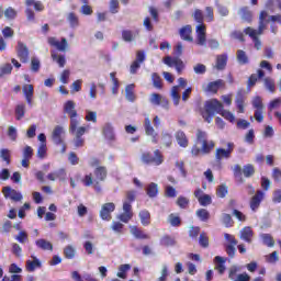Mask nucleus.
I'll use <instances>...</instances> for the list:
<instances>
[{"label": "nucleus", "instance_id": "36", "mask_svg": "<svg viewBox=\"0 0 281 281\" xmlns=\"http://www.w3.org/2000/svg\"><path fill=\"white\" fill-rule=\"evenodd\" d=\"M241 172L246 179H251L256 175V167L252 164L244 165Z\"/></svg>", "mask_w": 281, "mask_h": 281}, {"label": "nucleus", "instance_id": "18", "mask_svg": "<svg viewBox=\"0 0 281 281\" xmlns=\"http://www.w3.org/2000/svg\"><path fill=\"white\" fill-rule=\"evenodd\" d=\"M22 93L26 100V104H29V106H32V102L34 100V86L31 83H25L22 87Z\"/></svg>", "mask_w": 281, "mask_h": 281}, {"label": "nucleus", "instance_id": "10", "mask_svg": "<svg viewBox=\"0 0 281 281\" xmlns=\"http://www.w3.org/2000/svg\"><path fill=\"white\" fill-rule=\"evenodd\" d=\"M94 190L95 192H102V187L100 186V181H106V177H109V170L105 166H99L94 169Z\"/></svg>", "mask_w": 281, "mask_h": 281}, {"label": "nucleus", "instance_id": "28", "mask_svg": "<svg viewBox=\"0 0 281 281\" xmlns=\"http://www.w3.org/2000/svg\"><path fill=\"white\" fill-rule=\"evenodd\" d=\"M176 140L178 142V145L181 148H188V145L190 144V140L188 139V136L186 135V132L178 131L176 133Z\"/></svg>", "mask_w": 281, "mask_h": 281}, {"label": "nucleus", "instance_id": "6", "mask_svg": "<svg viewBox=\"0 0 281 281\" xmlns=\"http://www.w3.org/2000/svg\"><path fill=\"white\" fill-rule=\"evenodd\" d=\"M64 113H67L70 117V133H76L78 128V111H76V102L68 100L64 104Z\"/></svg>", "mask_w": 281, "mask_h": 281}, {"label": "nucleus", "instance_id": "46", "mask_svg": "<svg viewBox=\"0 0 281 281\" xmlns=\"http://www.w3.org/2000/svg\"><path fill=\"white\" fill-rule=\"evenodd\" d=\"M193 19L195 23H199V25H205V15H203V11L201 9L194 10Z\"/></svg>", "mask_w": 281, "mask_h": 281}, {"label": "nucleus", "instance_id": "2", "mask_svg": "<svg viewBox=\"0 0 281 281\" xmlns=\"http://www.w3.org/2000/svg\"><path fill=\"white\" fill-rule=\"evenodd\" d=\"M196 140L199 144H202V146H192V157H199V155H210V153H212L214 150V147L216 146V143H214V140H207V134L201 130H199L196 133Z\"/></svg>", "mask_w": 281, "mask_h": 281}, {"label": "nucleus", "instance_id": "32", "mask_svg": "<svg viewBox=\"0 0 281 281\" xmlns=\"http://www.w3.org/2000/svg\"><path fill=\"white\" fill-rule=\"evenodd\" d=\"M149 102L150 104H155L156 106H159V104H161L162 102L164 106H168V99H164L161 94L156 92L151 93Z\"/></svg>", "mask_w": 281, "mask_h": 281}, {"label": "nucleus", "instance_id": "30", "mask_svg": "<svg viewBox=\"0 0 281 281\" xmlns=\"http://www.w3.org/2000/svg\"><path fill=\"white\" fill-rule=\"evenodd\" d=\"M35 245L37 249H42L43 251H54V245L50 244L47 239H37L35 240Z\"/></svg>", "mask_w": 281, "mask_h": 281}, {"label": "nucleus", "instance_id": "57", "mask_svg": "<svg viewBox=\"0 0 281 281\" xmlns=\"http://www.w3.org/2000/svg\"><path fill=\"white\" fill-rule=\"evenodd\" d=\"M265 87L270 93H276V81L273 79L267 77L265 80Z\"/></svg>", "mask_w": 281, "mask_h": 281}, {"label": "nucleus", "instance_id": "38", "mask_svg": "<svg viewBox=\"0 0 281 281\" xmlns=\"http://www.w3.org/2000/svg\"><path fill=\"white\" fill-rule=\"evenodd\" d=\"M138 216L144 227H148V225H150V212L148 210H142L138 213Z\"/></svg>", "mask_w": 281, "mask_h": 281}, {"label": "nucleus", "instance_id": "55", "mask_svg": "<svg viewBox=\"0 0 281 281\" xmlns=\"http://www.w3.org/2000/svg\"><path fill=\"white\" fill-rule=\"evenodd\" d=\"M151 81H153L155 89H164V83L161 82V77L157 72H154L151 75Z\"/></svg>", "mask_w": 281, "mask_h": 281}, {"label": "nucleus", "instance_id": "61", "mask_svg": "<svg viewBox=\"0 0 281 281\" xmlns=\"http://www.w3.org/2000/svg\"><path fill=\"white\" fill-rule=\"evenodd\" d=\"M71 76V70L65 69L61 71L59 80L63 85H69V78Z\"/></svg>", "mask_w": 281, "mask_h": 281}, {"label": "nucleus", "instance_id": "64", "mask_svg": "<svg viewBox=\"0 0 281 281\" xmlns=\"http://www.w3.org/2000/svg\"><path fill=\"white\" fill-rule=\"evenodd\" d=\"M281 106V98L273 99L268 104V111H273V109H280Z\"/></svg>", "mask_w": 281, "mask_h": 281}, {"label": "nucleus", "instance_id": "15", "mask_svg": "<svg viewBox=\"0 0 281 281\" xmlns=\"http://www.w3.org/2000/svg\"><path fill=\"white\" fill-rule=\"evenodd\" d=\"M2 194L4 199H10L11 201H14V203H19V201H23V194L12 189L11 187H3Z\"/></svg>", "mask_w": 281, "mask_h": 281}, {"label": "nucleus", "instance_id": "4", "mask_svg": "<svg viewBox=\"0 0 281 281\" xmlns=\"http://www.w3.org/2000/svg\"><path fill=\"white\" fill-rule=\"evenodd\" d=\"M221 111H223V103L217 99H211L205 101L204 110L201 111V115L203 120L210 124L212 120H214V114L218 113L220 115Z\"/></svg>", "mask_w": 281, "mask_h": 281}, {"label": "nucleus", "instance_id": "59", "mask_svg": "<svg viewBox=\"0 0 281 281\" xmlns=\"http://www.w3.org/2000/svg\"><path fill=\"white\" fill-rule=\"evenodd\" d=\"M228 192L229 191L227 190V186L221 184L216 189V196H218V199H225V196H227Z\"/></svg>", "mask_w": 281, "mask_h": 281}, {"label": "nucleus", "instance_id": "43", "mask_svg": "<svg viewBox=\"0 0 281 281\" xmlns=\"http://www.w3.org/2000/svg\"><path fill=\"white\" fill-rule=\"evenodd\" d=\"M64 256L67 260H74V258H76V247L67 245L64 248Z\"/></svg>", "mask_w": 281, "mask_h": 281}, {"label": "nucleus", "instance_id": "47", "mask_svg": "<svg viewBox=\"0 0 281 281\" xmlns=\"http://www.w3.org/2000/svg\"><path fill=\"white\" fill-rule=\"evenodd\" d=\"M198 218H200V221H202V223H207V221H210V212L205 209H199L195 212Z\"/></svg>", "mask_w": 281, "mask_h": 281}, {"label": "nucleus", "instance_id": "25", "mask_svg": "<svg viewBox=\"0 0 281 281\" xmlns=\"http://www.w3.org/2000/svg\"><path fill=\"white\" fill-rule=\"evenodd\" d=\"M239 15L245 23H251L254 21V13L249 7H241L239 9Z\"/></svg>", "mask_w": 281, "mask_h": 281}, {"label": "nucleus", "instance_id": "45", "mask_svg": "<svg viewBox=\"0 0 281 281\" xmlns=\"http://www.w3.org/2000/svg\"><path fill=\"white\" fill-rule=\"evenodd\" d=\"M199 245L203 249H207L210 247V237L207 236V233L202 232L199 237Z\"/></svg>", "mask_w": 281, "mask_h": 281}, {"label": "nucleus", "instance_id": "26", "mask_svg": "<svg viewBox=\"0 0 281 281\" xmlns=\"http://www.w3.org/2000/svg\"><path fill=\"white\" fill-rule=\"evenodd\" d=\"M180 36L182 41H187L188 43H192L194 38L192 37V26L186 25L180 29Z\"/></svg>", "mask_w": 281, "mask_h": 281}, {"label": "nucleus", "instance_id": "23", "mask_svg": "<svg viewBox=\"0 0 281 281\" xmlns=\"http://www.w3.org/2000/svg\"><path fill=\"white\" fill-rule=\"evenodd\" d=\"M130 232L133 237L137 238V240H148V238H150V236L144 233L138 226H131Z\"/></svg>", "mask_w": 281, "mask_h": 281}, {"label": "nucleus", "instance_id": "12", "mask_svg": "<svg viewBox=\"0 0 281 281\" xmlns=\"http://www.w3.org/2000/svg\"><path fill=\"white\" fill-rule=\"evenodd\" d=\"M225 240H227L228 244L225 245V251L229 258H234L236 256V245H238V239L231 234L224 235Z\"/></svg>", "mask_w": 281, "mask_h": 281}, {"label": "nucleus", "instance_id": "44", "mask_svg": "<svg viewBox=\"0 0 281 281\" xmlns=\"http://www.w3.org/2000/svg\"><path fill=\"white\" fill-rule=\"evenodd\" d=\"M160 245L162 247H173V245H177V241L175 238L170 235H165L160 238Z\"/></svg>", "mask_w": 281, "mask_h": 281}, {"label": "nucleus", "instance_id": "31", "mask_svg": "<svg viewBox=\"0 0 281 281\" xmlns=\"http://www.w3.org/2000/svg\"><path fill=\"white\" fill-rule=\"evenodd\" d=\"M225 67H227V55H217L215 61V69H217V71H223Z\"/></svg>", "mask_w": 281, "mask_h": 281}, {"label": "nucleus", "instance_id": "9", "mask_svg": "<svg viewBox=\"0 0 281 281\" xmlns=\"http://www.w3.org/2000/svg\"><path fill=\"white\" fill-rule=\"evenodd\" d=\"M195 45L207 47V26L205 24H198L195 27Z\"/></svg>", "mask_w": 281, "mask_h": 281}, {"label": "nucleus", "instance_id": "35", "mask_svg": "<svg viewBox=\"0 0 281 281\" xmlns=\"http://www.w3.org/2000/svg\"><path fill=\"white\" fill-rule=\"evenodd\" d=\"M214 262L215 265V270L220 273V276H223V273H225V258L221 257V256H216L214 258Z\"/></svg>", "mask_w": 281, "mask_h": 281}, {"label": "nucleus", "instance_id": "21", "mask_svg": "<svg viewBox=\"0 0 281 281\" xmlns=\"http://www.w3.org/2000/svg\"><path fill=\"white\" fill-rule=\"evenodd\" d=\"M31 258H32V260H30V259L26 260L25 269H26V271H29V273H34V271H36V269H41V267H43V263L34 255H32Z\"/></svg>", "mask_w": 281, "mask_h": 281}, {"label": "nucleus", "instance_id": "50", "mask_svg": "<svg viewBox=\"0 0 281 281\" xmlns=\"http://www.w3.org/2000/svg\"><path fill=\"white\" fill-rule=\"evenodd\" d=\"M25 117V104L20 103L15 106V120H23Z\"/></svg>", "mask_w": 281, "mask_h": 281}, {"label": "nucleus", "instance_id": "63", "mask_svg": "<svg viewBox=\"0 0 281 281\" xmlns=\"http://www.w3.org/2000/svg\"><path fill=\"white\" fill-rule=\"evenodd\" d=\"M161 139H162V144H164L167 148H170V146H172V134H170V133H164Z\"/></svg>", "mask_w": 281, "mask_h": 281}, {"label": "nucleus", "instance_id": "56", "mask_svg": "<svg viewBox=\"0 0 281 281\" xmlns=\"http://www.w3.org/2000/svg\"><path fill=\"white\" fill-rule=\"evenodd\" d=\"M15 240H18V243H20L21 245H25V243L30 240L27 232L25 231L19 232L18 235L15 236Z\"/></svg>", "mask_w": 281, "mask_h": 281}, {"label": "nucleus", "instance_id": "13", "mask_svg": "<svg viewBox=\"0 0 281 281\" xmlns=\"http://www.w3.org/2000/svg\"><path fill=\"white\" fill-rule=\"evenodd\" d=\"M15 50L21 63H30V48H27L25 43L19 41Z\"/></svg>", "mask_w": 281, "mask_h": 281}, {"label": "nucleus", "instance_id": "53", "mask_svg": "<svg viewBox=\"0 0 281 281\" xmlns=\"http://www.w3.org/2000/svg\"><path fill=\"white\" fill-rule=\"evenodd\" d=\"M171 227H181V217L171 213L168 218Z\"/></svg>", "mask_w": 281, "mask_h": 281}, {"label": "nucleus", "instance_id": "62", "mask_svg": "<svg viewBox=\"0 0 281 281\" xmlns=\"http://www.w3.org/2000/svg\"><path fill=\"white\" fill-rule=\"evenodd\" d=\"M198 202L202 207H207V205H212V196L210 194H203Z\"/></svg>", "mask_w": 281, "mask_h": 281}, {"label": "nucleus", "instance_id": "3", "mask_svg": "<svg viewBox=\"0 0 281 281\" xmlns=\"http://www.w3.org/2000/svg\"><path fill=\"white\" fill-rule=\"evenodd\" d=\"M137 199L136 190H128L125 192V200L123 202V213L117 218L121 223H128L133 218V203Z\"/></svg>", "mask_w": 281, "mask_h": 281}, {"label": "nucleus", "instance_id": "19", "mask_svg": "<svg viewBox=\"0 0 281 281\" xmlns=\"http://www.w3.org/2000/svg\"><path fill=\"white\" fill-rule=\"evenodd\" d=\"M63 135H65V128L60 125L55 126V128L53 130V133H52V139H53L54 144H56V146H60V144H63V142H65L63 139Z\"/></svg>", "mask_w": 281, "mask_h": 281}, {"label": "nucleus", "instance_id": "20", "mask_svg": "<svg viewBox=\"0 0 281 281\" xmlns=\"http://www.w3.org/2000/svg\"><path fill=\"white\" fill-rule=\"evenodd\" d=\"M265 199V193L260 190L256 192V194L250 199V210L252 212H257L258 207H260V203H262Z\"/></svg>", "mask_w": 281, "mask_h": 281}, {"label": "nucleus", "instance_id": "7", "mask_svg": "<svg viewBox=\"0 0 281 281\" xmlns=\"http://www.w3.org/2000/svg\"><path fill=\"white\" fill-rule=\"evenodd\" d=\"M25 14H26V21H30L32 23H34L36 21V13L35 12H43L45 10V4H43V2L41 1H36V0H25ZM32 5L34 8V10H32Z\"/></svg>", "mask_w": 281, "mask_h": 281}, {"label": "nucleus", "instance_id": "40", "mask_svg": "<svg viewBox=\"0 0 281 281\" xmlns=\"http://www.w3.org/2000/svg\"><path fill=\"white\" fill-rule=\"evenodd\" d=\"M125 98L128 102H135V83H131L126 86Z\"/></svg>", "mask_w": 281, "mask_h": 281}, {"label": "nucleus", "instance_id": "34", "mask_svg": "<svg viewBox=\"0 0 281 281\" xmlns=\"http://www.w3.org/2000/svg\"><path fill=\"white\" fill-rule=\"evenodd\" d=\"M262 78H265V70L258 69L257 75L252 74L248 78V87H256V82H258V79L260 80Z\"/></svg>", "mask_w": 281, "mask_h": 281}, {"label": "nucleus", "instance_id": "14", "mask_svg": "<svg viewBox=\"0 0 281 281\" xmlns=\"http://www.w3.org/2000/svg\"><path fill=\"white\" fill-rule=\"evenodd\" d=\"M113 212H115V203L108 202L101 206L99 216L102 221H111V218H113V216L111 215L113 214Z\"/></svg>", "mask_w": 281, "mask_h": 281}, {"label": "nucleus", "instance_id": "41", "mask_svg": "<svg viewBox=\"0 0 281 281\" xmlns=\"http://www.w3.org/2000/svg\"><path fill=\"white\" fill-rule=\"evenodd\" d=\"M170 95H171V100H172L175 106H179V102H181V94L179 93V86H173L171 88Z\"/></svg>", "mask_w": 281, "mask_h": 281}, {"label": "nucleus", "instance_id": "1", "mask_svg": "<svg viewBox=\"0 0 281 281\" xmlns=\"http://www.w3.org/2000/svg\"><path fill=\"white\" fill-rule=\"evenodd\" d=\"M267 16H269V13H267V11H261L259 14L258 30L256 31L251 29V26H247L244 30L245 34H247L248 36H250V38H252L255 43V49H262V42L258 36L262 35L265 30H267V25L269 23V20H267Z\"/></svg>", "mask_w": 281, "mask_h": 281}, {"label": "nucleus", "instance_id": "52", "mask_svg": "<svg viewBox=\"0 0 281 281\" xmlns=\"http://www.w3.org/2000/svg\"><path fill=\"white\" fill-rule=\"evenodd\" d=\"M18 12L14 8L12 7H8L5 10H4V16L5 19H8L9 21H14V19H16L18 16Z\"/></svg>", "mask_w": 281, "mask_h": 281}, {"label": "nucleus", "instance_id": "39", "mask_svg": "<svg viewBox=\"0 0 281 281\" xmlns=\"http://www.w3.org/2000/svg\"><path fill=\"white\" fill-rule=\"evenodd\" d=\"M50 56L54 63H57L60 69H63L65 65H67V59L65 58V55H57L56 52H52Z\"/></svg>", "mask_w": 281, "mask_h": 281}, {"label": "nucleus", "instance_id": "27", "mask_svg": "<svg viewBox=\"0 0 281 281\" xmlns=\"http://www.w3.org/2000/svg\"><path fill=\"white\" fill-rule=\"evenodd\" d=\"M139 36V30L131 31V30H123L122 31V38L125 43H133L135 38Z\"/></svg>", "mask_w": 281, "mask_h": 281}, {"label": "nucleus", "instance_id": "60", "mask_svg": "<svg viewBox=\"0 0 281 281\" xmlns=\"http://www.w3.org/2000/svg\"><path fill=\"white\" fill-rule=\"evenodd\" d=\"M31 71H33V74H38V71H41V60L36 57L31 59Z\"/></svg>", "mask_w": 281, "mask_h": 281}, {"label": "nucleus", "instance_id": "5", "mask_svg": "<svg viewBox=\"0 0 281 281\" xmlns=\"http://www.w3.org/2000/svg\"><path fill=\"white\" fill-rule=\"evenodd\" d=\"M226 146V149L223 147L215 149V162L213 167H216L220 170L223 168V159H232V153H234V148L236 147V145L232 142H228Z\"/></svg>", "mask_w": 281, "mask_h": 281}, {"label": "nucleus", "instance_id": "16", "mask_svg": "<svg viewBox=\"0 0 281 281\" xmlns=\"http://www.w3.org/2000/svg\"><path fill=\"white\" fill-rule=\"evenodd\" d=\"M47 43L50 47H56L58 52H67V47H69L67 38L65 37H61L60 42L56 40V37H48Z\"/></svg>", "mask_w": 281, "mask_h": 281}, {"label": "nucleus", "instance_id": "29", "mask_svg": "<svg viewBox=\"0 0 281 281\" xmlns=\"http://www.w3.org/2000/svg\"><path fill=\"white\" fill-rule=\"evenodd\" d=\"M67 177V171L65 169H59L57 171L50 172L47 175L48 181H56L58 179L59 181H65V178Z\"/></svg>", "mask_w": 281, "mask_h": 281}, {"label": "nucleus", "instance_id": "8", "mask_svg": "<svg viewBox=\"0 0 281 281\" xmlns=\"http://www.w3.org/2000/svg\"><path fill=\"white\" fill-rule=\"evenodd\" d=\"M140 161L146 164V166H161V164H164V154H161L159 149L154 151V156L150 151H145L140 156Z\"/></svg>", "mask_w": 281, "mask_h": 281}, {"label": "nucleus", "instance_id": "33", "mask_svg": "<svg viewBox=\"0 0 281 281\" xmlns=\"http://www.w3.org/2000/svg\"><path fill=\"white\" fill-rule=\"evenodd\" d=\"M237 113H245V94L238 92L235 98Z\"/></svg>", "mask_w": 281, "mask_h": 281}, {"label": "nucleus", "instance_id": "58", "mask_svg": "<svg viewBox=\"0 0 281 281\" xmlns=\"http://www.w3.org/2000/svg\"><path fill=\"white\" fill-rule=\"evenodd\" d=\"M144 128L146 135H154L155 134V127H153V124L150 123V117H145Z\"/></svg>", "mask_w": 281, "mask_h": 281}, {"label": "nucleus", "instance_id": "17", "mask_svg": "<svg viewBox=\"0 0 281 281\" xmlns=\"http://www.w3.org/2000/svg\"><path fill=\"white\" fill-rule=\"evenodd\" d=\"M2 35L0 36V52H5V47L8 44L5 43V38H13L14 37V30L10 26H5L2 29Z\"/></svg>", "mask_w": 281, "mask_h": 281}, {"label": "nucleus", "instance_id": "49", "mask_svg": "<svg viewBox=\"0 0 281 281\" xmlns=\"http://www.w3.org/2000/svg\"><path fill=\"white\" fill-rule=\"evenodd\" d=\"M131 271V265L124 263L119 267L117 278H121L122 280H126V272Z\"/></svg>", "mask_w": 281, "mask_h": 281}, {"label": "nucleus", "instance_id": "22", "mask_svg": "<svg viewBox=\"0 0 281 281\" xmlns=\"http://www.w3.org/2000/svg\"><path fill=\"white\" fill-rule=\"evenodd\" d=\"M240 239L244 240V243L251 245V243H254V229L249 226L244 227L240 231Z\"/></svg>", "mask_w": 281, "mask_h": 281}, {"label": "nucleus", "instance_id": "11", "mask_svg": "<svg viewBox=\"0 0 281 281\" xmlns=\"http://www.w3.org/2000/svg\"><path fill=\"white\" fill-rule=\"evenodd\" d=\"M164 64L167 65V67H175L179 76H181V74H183V69H186V64H183V60L179 57L166 56L164 58Z\"/></svg>", "mask_w": 281, "mask_h": 281}, {"label": "nucleus", "instance_id": "51", "mask_svg": "<svg viewBox=\"0 0 281 281\" xmlns=\"http://www.w3.org/2000/svg\"><path fill=\"white\" fill-rule=\"evenodd\" d=\"M103 135L106 139H114L115 134H113V126L111 124H105L103 126Z\"/></svg>", "mask_w": 281, "mask_h": 281}, {"label": "nucleus", "instance_id": "54", "mask_svg": "<svg viewBox=\"0 0 281 281\" xmlns=\"http://www.w3.org/2000/svg\"><path fill=\"white\" fill-rule=\"evenodd\" d=\"M67 21L69 22L70 27H78L80 25V20L74 12L68 14Z\"/></svg>", "mask_w": 281, "mask_h": 281}, {"label": "nucleus", "instance_id": "37", "mask_svg": "<svg viewBox=\"0 0 281 281\" xmlns=\"http://www.w3.org/2000/svg\"><path fill=\"white\" fill-rule=\"evenodd\" d=\"M146 194L149 199H155L159 194V186L155 182L149 183L146 188Z\"/></svg>", "mask_w": 281, "mask_h": 281}, {"label": "nucleus", "instance_id": "42", "mask_svg": "<svg viewBox=\"0 0 281 281\" xmlns=\"http://www.w3.org/2000/svg\"><path fill=\"white\" fill-rule=\"evenodd\" d=\"M237 56V63L240 65H249V56H247V53L243 49H238L236 53Z\"/></svg>", "mask_w": 281, "mask_h": 281}, {"label": "nucleus", "instance_id": "24", "mask_svg": "<svg viewBox=\"0 0 281 281\" xmlns=\"http://www.w3.org/2000/svg\"><path fill=\"white\" fill-rule=\"evenodd\" d=\"M225 87V81L223 79H217L215 81L209 82L206 91L209 93H218V89Z\"/></svg>", "mask_w": 281, "mask_h": 281}, {"label": "nucleus", "instance_id": "48", "mask_svg": "<svg viewBox=\"0 0 281 281\" xmlns=\"http://www.w3.org/2000/svg\"><path fill=\"white\" fill-rule=\"evenodd\" d=\"M260 238L267 247H273L276 245V240L273 239V236L271 234H261Z\"/></svg>", "mask_w": 281, "mask_h": 281}]
</instances>
